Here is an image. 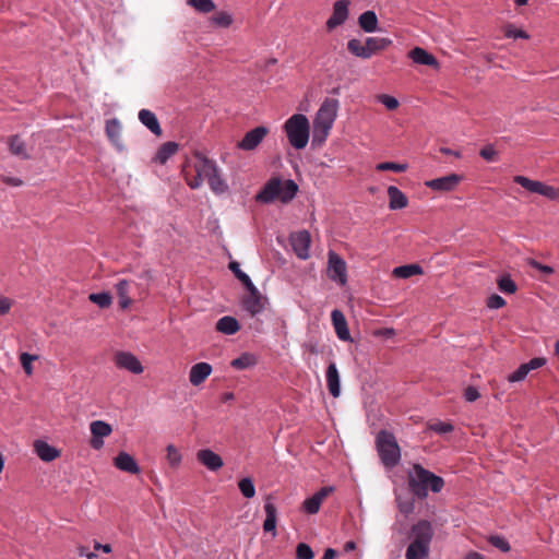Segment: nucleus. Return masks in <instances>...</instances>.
<instances>
[{
	"label": "nucleus",
	"instance_id": "nucleus-39",
	"mask_svg": "<svg viewBox=\"0 0 559 559\" xmlns=\"http://www.w3.org/2000/svg\"><path fill=\"white\" fill-rule=\"evenodd\" d=\"M298 191V186L294 180L282 181V203L292 201Z\"/></svg>",
	"mask_w": 559,
	"mask_h": 559
},
{
	"label": "nucleus",
	"instance_id": "nucleus-61",
	"mask_svg": "<svg viewBox=\"0 0 559 559\" xmlns=\"http://www.w3.org/2000/svg\"><path fill=\"white\" fill-rule=\"evenodd\" d=\"M464 397L467 402H475L479 397V392L475 386H467L464 391Z\"/></svg>",
	"mask_w": 559,
	"mask_h": 559
},
{
	"label": "nucleus",
	"instance_id": "nucleus-26",
	"mask_svg": "<svg viewBox=\"0 0 559 559\" xmlns=\"http://www.w3.org/2000/svg\"><path fill=\"white\" fill-rule=\"evenodd\" d=\"M139 120L155 135L162 134V128L153 111L148 109H141L139 112Z\"/></svg>",
	"mask_w": 559,
	"mask_h": 559
},
{
	"label": "nucleus",
	"instance_id": "nucleus-15",
	"mask_svg": "<svg viewBox=\"0 0 559 559\" xmlns=\"http://www.w3.org/2000/svg\"><path fill=\"white\" fill-rule=\"evenodd\" d=\"M412 534L414 536L413 542H418L419 544L429 547V544L433 535V531L431 524L428 521L421 520L415 525H413Z\"/></svg>",
	"mask_w": 559,
	"mask_h": 559
},
{
	"label": "nucleus",
	"instance_id": "nucleus-32",
	"mask_svg": "<svg viewBox=\"0 0 559 559\" xmlns=\"http://www.w3.org/2000/svg\"><path fill=\"white\" fill-rule=\"evenodd\" d=\"M429 555V547L419 544L418 542H412L405 554L406 559H426Z\"/></svg>",
	"mask_w": 559,
	"mask_h": 559
},
{
	"label": "nucleus",
	"instance_id": "nucleus-58",
	"mask_svg": "<svg viewBox=\"0 0 559 559\" xmlns=\"http://www.w3.org/2000/svg\"><path fill=\"white\" fill-rule=\"evenodd\" d=\"M506 305V300L497 295L493 294L487 299V307L490 309H499Z\"/></svg>",
	"mask_w": 559,
	"mask_h": 559
},
{
	"label": "nucleus",
	"instance_id": "nucleus-45",
	"mask_svg": "<svg viewBox=\"0 0 559 559\" xmlns=\"http://www.w3.org/2000/svg\"><path fill=\"white\" fill-rule=\"evenodd\" d=\"M187 3L200 13H210L215 10L212 0H188Z\"/></svg>",
	"mask_w": 559,
	"mask_h": 559
},
{
	"label": "nucleus",
	"instance_id": "nucleus-28",
	"mask_svg": "<svg viewBox=\"0 0 559 559\" xmlns=\"http://www.w3.org/2000/svg\"><path fill=\"white\" fill-rule=\"evenodd\" d=\"M106 134L109 140L118 147L119 151L123 150L121 143V124L117 119H110L106 122Z\"/></svg>",
	"mask_w": 559,
	"mask_h": 559
},
{
	"label": "nucleus",
	"instance_id": "nucleus-14",
	"mask_svg": "<svg viewBox=\"0 0 559 559\" xmlns=\"http://www.w3.org/2000/svg\"><path fill=\"white\" fill-rule=\"evenodd\" d=\"M197 460L212 472L218 471L224 462L222 457L210 449H202L197 452Z\"/></svg>",
	"mask_w": 559,
	"mask_h": 559
},
{
	"label": "nucleus",
	"instance_id": "nucleus-48",
	"mask_svg": "<svg viewBox=\"0 0 559 559\" xmlns=\"http://www.w3.org/2000/svg\"><path fill=\"white\" fill-rule=\"evenodd\" d=\"M428 428L439 435L452 432L454 427L448 421H435L429 424Z\"/></svg>",
	"mask_w": 559,
	"mask_h": 559
},
{
	"label": "nucleus",
	"instance_id": "nucleus-29",
	"mask_svg": "<svg viewBox=\"0 0 559 559\" xmlns=\"http://www.w3.org/2000/svg\"><path fill=\"white\" fill-rule=\"evenodd\" d=\"M390 45H392V40L385 37H368L366 39V46L367 51L369 53V58L386 49Z\"/></svg>",
	"mask_w": 559,
	"mask_h": 559
},
{
	"label": "nucleus",
	"instance_id": "nucleus-16",
	"mask_svg": "<svg viewBox=\"0 0 559 559\" xmlns=\"http://www.w3.org/2000/svg\"><path fill=\"white\" fill-rule=\"evenodd\" d=\"M280 198V177H272L264 188L257 194V201L269 203Z\"/></svg>",
	"mask_w": 559,
	"mask_h": 559
},
{
	"label": "nucleus",
	"instance_id": "nucleus-60",
	"mask_svg": "<svg viewBox=\"0 0 559 559\" xmlns=\"http://www.w3.org/2000/svg\"><path fill=\"white\" fill-rule=\"evenodd\" d=\"M13 301L4 296L0 295V317L10 312Z\"/></svg>",
	"mask_w": 559,
	"mask_h": 559
},
{
	"label": "nucleus",
	"instance_id": "nucleus-13",
	"mask_svg": "<svg viewBox=\"0 0 559 559\" xmlns=\"http://www.w3.org/2000/svg\"><path fill=\"white\" fill-rule=\"evenodd\" d=\"M266 133V128L257 127L245 134L242 140L238 142L237 147L243 151H252L262 142Z\"/></svg>",
	"mask_w": 559,
	"mask_h": 559
},
{
	"label": "nucleus",
	"instance_id": "nucleus-41",
	"mask_svg": "<svg viewBox=\"0 0 559 559\" xmlns=\"http://www.w3.org/2000/svg\"><path fill=\"white\" fill-rule=\"evenodd\" d=\"M10 151L12 154L22 158H27L25 143L17 135H13L9 141Z\"/></svg>",
	"mask_w": 559,
	"mask_h": 559
},
{
	"label": "nucleus",
	"instance_id": "nucleus-57",
	"mask_svg": "<svg viewBox=\"0 0 559 559\" xmlns=\"http://www.w3.org/2000/svg\"><path fill=\"white\" fill-rule=\"evenodd\" d=\"M397 506H399L400 512H402L405 515L413 513L414 508H415L414 501L409 500V499L408 500L397 499Z\"/></svg>",
	"mask_w": 559,
	"mask_h": 559
},
{
	"label": "nucleus",
	"instance_id": "nucleus-17",
	"mask_svg": "<svg viewBox=\"0 0 559 559\" xmlns=\"http://www.w3.org/2000/svg\"><path fill=\"white\" fill-rule=\"evenodd\" d=\"M212 366L207 362L193 365L189 372V381L193 386L202 384L212 373Z\"/></svg>",
	"mask_w": 559,
	"mask_h": 559
},
{
	"label": "nucleus",
	"instance_id": "nucleus-31",
	"mask_svg": "<svg viewBox=\"0 0 559 559\" xmlns=\"http://www.w3.org/2000/svg\"><path fill=\"white\" fill-rule=\"evenodd\" d=\"M264 509L266 513V519L263 523L264 533H271L272 537H274L276 535V508L271 503H266Z\"/></svg>",
	"mask_w": 559,
	"mask_h": 559
},
{
	"label": "nucleus",
	"instance_id": "nucleus-51",
	"mask_svg": "<svg viewBox=\"0 0 559 559\" xmlns=\"http://www.w3.org/2000/svg\"><path fill=\"white\" fill-rule=\"evenodd\" d=\"M296 557L297 559H312L314 554L307 544L300 543L296 548Z\"/></svg>",
	"mask_w": 559,
	"mask_h": 559
},
{
	"label": "nucleus",
	"instance_id": "nucleus-64",
	"mask_svg": "<svg viewBox=\"0 0 559 559\" xmlns=\"http://www.w3.org/2000/svg\"><path fill=\"white\" fill-rule=\"evenodd\" d=\"M94 549L95 550H102L104 551L105 554H109L111 551V546L109 544H100L98 542H95L94 543Z\"/></svg>",
	"mask_w": 559,
	"mask_h": 559
},
{
	"label": "nucleus",
	"instance_id": "nucleus-1",
	"mask_svg": "<svg viewBox=\"0 0 559 559\" xmlns=\"http://www.w3.org/2000/svg\"><path fill=\"white\" fill-rule=\"evenodd\" d=\"M340 102L336 98H325L317 111L312 121V140L313 147H321L326 141L330 131L337 117Z\"/></svg>",
	"mask_w": 559,
	"mask_h": 559
},
{
	"label": "nucleus",
	"instance_id": "nucleus-21",
	"mask_svg": "<svg viewBox=\"0 0 559 559\" xmlns=\"http://www.w3.org/2000/svg\"><path fill=\"white\" fill-rule=\"evenodd\" d=\"M331 319L337 337L342 341H348L350 334L343 312L337 309L333 310Z\"/></svg>",
	"mask_w": 559,
	"mask_h": 559
},
{
	"label": "nucleus",
	"instance_id": "nucleus-49",
	"mask_svg": "<svg viewBox=\"0 0 559 559\" xmlns=\"http://www.w3.org/2000/svg\"><path fill=\"white\" fill-rule=\"evenodd\" d=\"M212 21L218 26L228 27L233 23V17L229 13L222 11L214 14Z\"/></svg>",
	"mask_w": 559,
	"mask_h": 559
},
{
	"label": "nucleus",
	"instance_id": "nucleus-62",
	"mask_svg": "<svg viewBox=\"0 0 559 559\" xmlns=\"http://www.w3.org/2000/svg\"><path fill=\"white\" fill-rule=\"evenodd\" d=\"M545 362H546L545 358L537 357V358L531 359L528 362H526L524 365L526 366V368H528V371H531V370L540 368L542 366L545 365Z\"/></svg>",
	"mask_w": 559,
	"mask_h": 559
},
{
	"label": "nucleus",
	"instance_id": "nucleus-47",
	"mask_svg": "<svg viewBox=\"0 0 559 559\" xmlns=\"http://www.w3.org/2000/svg\"><path fill=\"white\" fill-rule=\"evenodd\" d=\"M376 169L378 171H395V173H403L407 169V164H400V163H393V162H383L376 166Z\"/></svg>",
	"mask_w": 559,
	"mask_h": 559
},
{
	"label": "nucleus",
	"instance_id": "nucleus-30",
	"mask_svg": "<svg viewBox=\"0 0 559 559\" xmlns=\"http://www.w3.org/2000/svg\"><path fill=\"white\" fill-rule=\"evenodd\" d=\"M257 357L251 353H242L239 357L230 361V366L237 370H245L257 365Z\"/></svg>",
	"mask_w": 559,
	"mask_h": 559
},
{
	"label": "nucleus",
	"instance_id": "nucleus-2",
	"mask_svg": "<svg viewBox=\"0 0 559 559\" xmlns=\"http://www.w3.org/2000/svg\"><path fill=\"white\" fill-rule=\"evenodd\" d=\"M407 483L411 492L418 499H425L429 490L438 493L444 487L442 477L435 475L420 464L413 465L407 475Z\"/></svg>",
	"mask_w": 559,
	"mask_h": 559
},
{
	"label": "nucleus",
	"instance_id": "nucleus-54",
	"mask_svg": "<svg viewBox=\"0 0 559 559\" xmlns=\"http://www.w3.org/2000/svg\"><path fill=\"white\" fill-rule=\"evenodd\" d=\"M489 543L498 548L499 550L503 551V552H507L510 550V545L508 543V540L501 536H491L489 538Z\"/></svg>",
	"mask_w": 559,
	"mask_h": 559
},
{
	"label": "nucleus",
	"instance_id": "nucleus-42",
	"mask_svg": "<svg viewBox=\"0 0 559 559\" xmlns=\"http://www.w3.org/2000/svg\"><path fill=\"white\" fill-rule=\"evenodd\" d=\"M181 453L174 444L166 448V460L171 468H177L181 463Z\"/></svg>",
	"mask_w": 559,
	"mask_h": 559
},
{
	"label": "nucleus",
	"instance_id": "nucleus-35",
	"mask_svg": "<svg viewBox=\"0 0 559 559\" xmlns=\"http://www.w3.org/2000/svg\"><path fill=\"white\" fill-rule=\"evenodd\" d=\"M178 151V144L175 142H166L158 148L155 160L165 164Z\"/></svg>",
	"mask_w": 559,
	"mask_h": 559
},
{
	"label": "nucleus",
	"instance_id": "nucleus-3",
	"mask_svg": "<svg viewBox=\"0 0 559 559\" xmlns=\"http://www.w3.org/2000/svg\"><path fill=\"white\" fill-rule=\"evenodd\" d=\"M216 165L213 160L206 158L201 153H195L193 160L183 167L185 179L191 189H198L202 186L211 174L215 170Z\"/></svg>",
	"mask_w": 559,
	"mask_h": 559
},
{
	"label": "nucleus",
	"instance_id": "nucleus-24",
	"mask_svg": "<svg viewBox=\"0 0 559 559\" xmlns=\"http://www.w3.org/2000/svg\"><path fill=\"white\" fill-rule=\"evenodd\" d=\"M388 197L391 210H402L408 205L407 197L395 186L388 188Z\"/></svg>",
	"mask_w": 559,
	"mask_h": 559
},
{
	"label": "nucleus",
	"instance_id": "nucleus-33",
	"mask_svg": "<svg viewBox=\"0 0 559 559\" xmlns=\"http://www.w3.org/2000/svg\"><path fill=\"white\" fill-rule=\"evenodd\" d=\"M359 26L367 33L374 32L378 26V17L373 11H366L358 17Z\"/></svg>",
	"mask_w": 559,
	"mask_h": 559
},
{
	"label": "nucleus",
	"instance_id": "nucleus-8",
	"mask_svg": "<svg viewBox=\"0 0 559 559\" xmlns=\"http://www.w3.org/2000/svg\"><path fill=\"white\" fill-rule=\"evenodd\" d=\"M310 234L307 230H299L290 235V246L299 259L309 258Z\"/></svg>",
	"mask_w": 559,
	"mask_h": 559
},
{
	"label": "nucleus",
	"instance_id": "nucleus-44",
	"mask_svg": "<svg viewBox=\"0 0 559 559\" xmlns=\"http://www.w3.org/2000/svg\"><path fill=\"white\" fill-rule=\"evenodd\" d=\"M88 299L102 309L108 308L112 302V298L109 293H94L88 296Z\"/></svg>",
	"mask_w": 559,
	"mask_h": 559
},
{
	"label": "nucleus",
	"instance_id": "nucleus-18",
	"mask_svg": "<svg viewBox=\"0 0 559 559\" xmlns=\"http://www.w3.org/2000/svg\"><path fill=\"white\" fill-rule=\"evenodd\" d=\"M332 487H322L312 497L304 501V510L309 514L318 513L322 501L332 492Z\"/></svg>",
	"mask_w": 559,
	"mask_h": 559
},
{
	"label": "nucleus",
	"instance_id": "nucleus-53",
	"mask_svg": "<svg viewBox=\"0 0 559 559\" xmlns=\"http://www.w3.org/2000/svg\"><path fill=\"white\" fill-rule=\"evenodd\" d=\"M528 372V368H526V366L523 364L514 372L508 376V380L510 382L522 381L527 376Z\"/></svg>",
	"mask_w": 559,
	"mask_h": 559
},
{
	"label": "nucleus",
	"instance_id": "nucleus-37",
	"mask_svg": "<svg viewBox=\"0 0 559 559\" xmlns=\"http://www.w3.org/2000/svg\"><path fill=\"white\" fill-rule=\"evenodd\" d=\"M347 50L355 57H359L362 59H369V53L367 51L366 43L362 44L357 38H352L347 41Z\"/></svg>",
	"mask_w": 559,
	"mask_h": 559
},
{
	"label": "nucleus",
	"instance_id": "nucleus-63",
	"mask_svg": "<svg viewBox=\"0 0 559 559\" xmlns=\"http://www.w3.org/2000/svg\"><path fill=\"white\" fill-rule=\"evenodd\" d=\"M79 555H80L81 557H86L87 559H95V558L97 557V556H96V554H94V552H88V551H87V548H86V547H84V546H81V547L79 548Z\"/></svg>",
	"mask_w": 559,
	"mask_h": 559
},
{
	"label": "nucleus",
	"instance_id": "nucleus-43",
	"mask_svg": "<svg viewBox=\"0 0 559 559\" xmlns=\"http://www.w3.org/2000/svg\"><path fill=\"white\" fill-rule=\"evenodd\" d=\"M238 488H239L240 492L242 493V496L247 499H251L255 495L254 484L250 477L241 478L238 481Z\"/></svg>",
	"mask_w": 559,
	"mask_h": 559
},
{
	"label": "nucleus",
	"instance_id": "nucleus-40",
	"mask_svg": "<svg viewBox=\"0 0 559 559\" xmlns=\"http://www.w3.org/2000/svg\"><path fill=\"white\" fill-rule=\"evenodd\" d=\"M229 269L234 273V275L243 284L247 290H252L253 283L251 282L250 277L240 270V265L238 262L231 261L229 263Z\"/></svg>",
	"mask_w": 559,
	"mask_h": 559
},
{
	"label": "nucleus",
	"instance_id": "nucleus-11",
	"mask_svg": "<svg viewBox=\"0 0 559 559\" xmlns=\"http://www.w3.org/2000/svg\"><path fill=\"white\" fill-rule=\"evenodd\" d=\"M462 177L456 174L431 179L425 182L426 187L435 191L450 192L453 191L461 182Z\"/></svg>",
	"mask_w": 559,
	"mask_h": 559
},
{
	"label": "nucleus",
	"instance_id": "nucleus-52",
	"mask_svg": "<svg viewBox=\"0 0 559 559\" xmlns=\"http://www.w3.org/2000/svg\"><path fill=\"white\" fill-rule=\"evenodd\" d=\"M36 358H37L36 356L27 354V353H22L21 354L20 361H21V365H22V367H23V369H24L26 374H31L32 373V371H33L32 362Z\"/></svg>",
	"mask_w": 559,
	"mask_h": 559
},
{
	"label": "nucleus",
	"instance_id": "nucleus-34",
	"mask_svg": "<svg viewBox=\"0 0 559 559\" xmlns=\"http://www.w3.org/2000/svg\"><path fill=\"white\" fill-rule=\"evenodd\" d=\"M130 282L121 280L116 285V292L119 299V306L121 309H126L130 306L131 299L129 298Z\"/></svg>",
	"mask_w": 559,
	"mask_h": 559
},
{
	"label": "nucleus",
	"instance_id": "nucleus-12",
	"mask_svg": "<svg viewBox=\"0 0 559 559\" xmlns=\"http://www.w3.org/2000/svg\"><path fill=\"white\" fill-rule=\"evenodd\" d=\"M349 4L348 0H337L334 2L332 15L326 21L328 31L334 29L347 20Z\"/></svg>",
	"mask_w": 559,
	"mask_h": 559
},
{
	"label": "nucleus",
	"instance_id": "nucleus-56",
	"mask_svg": "<svg viewBox=\"0 0 559 559\" xmlns=\"http://www.w3.org/2000/svg\"><path fill=\"white\" fill-rule=\"evenodd\" d=\"M504 35L508 38H528V35L524 31L516 29L512 25L506 27Z\"/></svg>",
	"mask_w": 559,
	"mask_h": 559
},
{
	"label": "nucleus",
	"instance_id": "nucleus-36",
	"mask_svg": "<svg viewBox=\"0 0 559 559\" xmlns=\"http://www.w3.org/2000/svg\"><path fill=\"white\" fill-rule=\"evenodd\" d=\"M392 274L397 278H409L414 275L423 274V269L418 264H407L395 267Z\"/></svg>",
	"mask_w": 559,
	"mask_h": 559
},
{
	"label": "nucleus",
	"instance_id": "nucleus-9",
	"mask_svg": "<svg viewBox=\"0 0 559 559\" xmlns=\"http://www.w3.org/2000/svg\"><path fill=\"white\" fill-rule=\"evenodd\" d=\"M114 361L116 366L120 369L128 370L134 374H140L143 372V366L141 361L129 352H117L115 354Z\"/></svg>",
	"mask_w": 559,
	"mask_h": 559
},
{
	"label": "nucleus",
	"instance_id": "nucleus-7",
	"mask_svg": "<svg viewBox=\"0 0 559 559\" xmlns=\"http://www.w3.org/2000/svg\"><path fill=\"white\" fill-rule=\"evenodd\" d=\"M328 264L329 277L344 285L347 280L345 261L337 253L330 251Z\"/></svg>",
	"mask_w": 559,
	"mask_h": 559
},
{
	"label": "nucleus",
	"instance_id": "nucleus-46",
	"mask_svg": "<svg viewBox=\"0 0 559 559\" xmlns=\"http://www.w3.org/2000/svg\"><path fill=\"white\" fill-rule=\"evenodd\" d=\"M497 284L499 289L504 294H514L516 292V284L509 275L501 276Z\"/></svg>",
	"mask_w": 559,
	"mask_h": 559
},
{
	"label": "nucleus",
	"instance_id": "nucleus-5",
	"mask_svg": "<svg viewBox=\"0 0 559 559\" xmlns=\"http://www.w3.org/2000/svg\"><path fill=\"white\" fill-rule=\"evenodd\" d=\"M377 450L385 467L396 466L401 460V450L393 433L381 430L376 439Z\"/></svg>",
	"mask_w": 559,
	"mask_h": 559
},
{
	"label": "nucleus",
	"instance_id": "nucleus-38",
	"mask_svg": "<svg viewBox=\"0 0 559 559\" xmlns=\"http://www.w3.org/2000/svg\"><path fill=\"white\" fill-rule=\"evenodd\" d=\"M206 181L214 193H223L227 190V185L218 175L217 167L215 168L213 174L210 175Z\"/></svg>",
	"mask_w": 559,
	"mask_h": 559
},
{
	"label": "nucleus",
	"instance_id": "nucleus-50",
	"mask_svg": "<svg viewBox=\"0 0 559 559\" xmlns=\"http://www.w3.org/2000/svg\"><path fill=\"white\" fill-rule=\"evenodd\" d=\"M377 100L384 105L389 110H394L399 107V100L386 94H379Z\"/></svg>",
	"mask_w": 559,
	"mask_h": 559
},
{
	"label": "nucleus",
	"instance_id": "nucleus-25",
	"mask_svg": "<svg viewBox=\"0 0 559 559\" xmlns=\"http://www.w3.org/2000/svg\"><path fill=\"white\" fill-rule=\"evenodd\" d=\"M34 450L39 459L45 462H51L59 456V451L56 448L41 440L34 442Z\"/></svg>",
	"mask_w": 559,
	"mask_h": 559
},
{
	"label": "nucleus",
	"instance_id": "nucleus-19",
	"mask_svg": "<svg viewBox=\"0 0 559 559\" xmlns=\"http://www.w3.org/2000/svg\"><path fill=\"white\" fill-rule=\"evenodd\" d=\"M242 305L251 316H255L263 309L261 295L254 285L252 290H248V294L243 297Z\"/></svg>",
	"mask_w": 559,
	"mask_h": 559
},
{
	"label": "nucleus",
	"instance_id": "nucleus-22",
	"mask_svg": "<svg viewBox=\"0 0 559 559\" xmlns=\"http://www.w3.org/2000/svg\"><path fill=\"white\" fill-rule=\"evenodd\" d=\"M115 466L130 474H139L140 467L135 460L127 452H120L114 460Z\"/></svg>",
	"mask_w": 559,
	"mask_h": 559
},
{
	"label": "nucleus",
	"instance_id": "nucleus-4",
	"mask_svg": "<svg viewBox=\"0 0 559 559\" xmlns=\"http://www.w3.org/2000/svg\"><path fill=\"white\" fill-rule=\"evenodd\" d=\"M285 131L293 147L296 150L306 147L309 141V121L305 115H293L285 122Z\"/></svg>",
	"mask_w": 559,
	"mask_h": 559
},
{
	"label": "nucleus",
	"instance_id": "nucleus-20",
	"mask_svg": "<svg viewBox=\"0 0 559 559\" xmlns=\"http://www.w3.org/2000/svg\"><path fill=\"white\" fill-rule=\"evenodd\" d=\"M325 377H326V386H328L329 393L333 397H338L341 394L340 373H338L335 362L329 364V366L326 368Z\"/></svg>",
	"mask_w": 559,
	"mask_h": 559
},
{
	"label": "nucleus",
	"instance_id": "nucleus-6",
	"mask_svg": "<svg viewBox=\"0 0 559 559\" xmlns=\"http://www.w3.org/2000/svg\"><path fill=\"white\" fill-rule=\"evenodd\" d=\"M513 181L530 192L537 193L548 198L549 200H556L559 195V189L548 186L542 181L532 180L525 176H514Z\"/></svg>",
	"mask_w": 559,
	"mask_h": 559
},
{
	"label": "nucleus",
	"instance_id": "nucleus-23",
	"mask_svg": "<svg viewBox=\"0 0 559 559\" xmlns=\"http://www.w3.org/2000/svg\"><path fill=\"white\" fill-rule=\"evenodd\" d=\"M408 57L417 64H424L437 68V59L424 48L415 47L408 52Z\"/></svg>",
	"mask_w": 559,
	"mask_h": 559
},
{
	"label": "nucleus",
	"instance_id": "nucleus-59",
	"mask_svg": "<svg viewBox=\"0 0 559 559\" xmlns=\"http://www.w3.org/2000/svg\"><path fill=\"white\" fill-rule=\"evenodd\" d=\"M527 264L530 266H532V267L543 272L546 275H549V274L554 273V269L551 266L544 265V264L539 263L538 261H536L534 259H528L527 260Z\"/></svg>",
	"mask_w": 559,
	"mask_h": 559
},
{
	"label": "nucleus",
	"instance_id": "nucleus-10",
	"mask_svg": "<svg viewBox=\"0 0 559 559\" xmlns=\"http://www.w3.org/2000/svg\"><path fill=\"white\" fill-rule=\"evenodd\" d=\"M92 439L90 444L93 449L99 450L104 445L103 438L108 437L112 432V428L109 424L103 420H94L90 425Z\"/></svg>",
	"mask_w": 559,
	"mask_h": 559
},
{
	"label": "nucleus",
	"instance_id": "nucleus-55",
	"mask_svg": "<svg viewBox=\"0 0 559 559\" xmlns=\"http://www.w3.org/2000/svg\"><path fill=\"white\" fill-rule=\"evenodd\" d=\"M479 155L487 162H495L497 159V151L491 144L485 145L479 151Z\"/></svg>",
	"mask_w": 559,
	"mask_h": 559
},
{
	"label": "nucleus",
	"instance_id": "nucleus-27",
	"mask_svg": "<svg viewBox=\"0 0 559 559\" xmlns=\"http://www.w3.org/2000/svg\"><path fill=\"white\" fill-rule=\"evenodd\" d=\"M215 329L223 334L233 335L240 330V324L236 318L225 316L216 322Z\"/></svg>",
	"mask_w": 559,
	"mask_h": 559
}]
</instances>
